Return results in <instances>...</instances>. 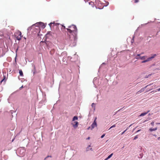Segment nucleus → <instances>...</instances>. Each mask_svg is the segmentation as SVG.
Listing matches in <instances>:
<instances>
[{
  "mask_svg": "<svg viewBox=\"0 0 160 160\" xmlns=\"http://www.w3.org/2000/svg\"><path fill=\"white\" fill-rule=\"evenodd\" d=\"M68 28H66L68 32V33L71 34L73 36V42H71L70 45L71 47H74L76 44L77 40V36L78 33V29L76 26L73 24L68 26Z\"/></svg>",
  "mask_w": 160,
  "mask_h": 160,
  "instance_id": "1",
  "label": "nucleus"
},
{
  "mask_svg": "<svg viewBox=\"0 0 160 160\" xmlns=\"http://www.w3.org/2000/svg\"><path fill=\"white\" fill-rule=\"evenodd\" d=\"M25 149L24 148H20L18 149L16 152V153L19 154V156L20 157H22L24 156L25 154Z\"/></svg>",
  "mask_w": 160,
  "mask_h": 160,
  "instance_id": "2",
  "label": "nucleus"
},
{
  "mask_svg": "<svg viewBox=\"0 0 160 160\" xmlns=\"http://www.w3.org/2000/svg\"><path fill=\"white\" fill-rule=\"evenodd\" d=\"M39 25V26L40 27H41V28L43 29L46 26V25L45 24L43 23L40 22H37L36 23L33 24L32 26V27H33L34 25Z\"/></svg>",
  "mask_w": 160,
  "mask_h": 160,
  "instance_id": "3",
  "label": "nucleus"
},
{
  "mask_svg": "<svg viewBox=\"0 0 160 160\" xmlns=\"http://www.w3.org/2000/svg\"><path fill=\"white\" fill-rule=\"evenodd\" d=\"M97 118L96 117L95 118L94 121L93 123L91 125V130H92L95 127H97Z\"/></svg>",
  "mask_w": 160,
  "mask_h": 160,
  "instance_id": "4",
  "label": "nucleus"
},
{
  "mask_svg": "<svg viewBox=\"0 0 160 160\" xmlns=\"http://www.w3.org/2000/svg\"><path fill=\"white\" fill-rule=\"evenodd\" d=\"M52 44L50 42L46 41L45 42V46L47 47L48 50H49V48H51Z\"/></svg>",
  "mask_w": 160,
  "mask_h": 160,
  "instance_id": "5",
  "label": "nucleus"
},
{
  "mask_svg": "<svg viewBox=\"0 0 160 160\" xmlns=\"http://www.w3.org/2000/svg\"><path fill=\"white\" fill-rule=\"evenodd\" d=\"M156 56L157 54H152L151 56V57L148 58V61L151 60L152 59L154 58Z\"/></svg>",
  "mask_w": 160,
  "mask_h": 160,
  "instance_id": "6",
  "label": "nucleus"
},
{
  "mask_svg": "<svg viewBox=\"0 0 160 160\" xmlns=\"http://www.w3.org/2000/svg\"><path fill=\"white\" fill-rule=\"evenodd\" d=\"M34 26H35V29H36V31H35L36 32H40V26H39V25H34Z\"/></svg>",
  "mask_w": 160,
  "mask_h": 160,
  "instance_id": "7",
  "label": "nucleus"
},
{
  "mask_svg": "<svg viewBox=\"0 0 160 160\" xmlns=\"http://www.w3.org/2000/svg\"><path fill=\"white\" fill-rule=\"evenodd\" d=\"M32 66L33 68V69L32 70V72H33V74L34 75L36 72L35 66L34 64H32Z\"/></svg>",
  "mask_w": 160,
  "mask_h": 160,
  "instance_id": "8",
  "label": "nucleus"
},
{
  "mask_svg": "<svg viewBox=\"0 0 160 160\" xmlns=\"http://www.w3.org/2000/svg\"><path fill=\"white\" fill-rule=\"evenodd\" d=\"M146 57V56H145L142 57H139V58H135L137 59H140L141 60H145Z\"/></svg>",
  "mask_w": 160,
  "mask_h": 160,
  "instance_id": "9",
  "label": "nucleus"
},
{
  "mask_svg": "<svg viewBox=\"0 0 160 160\" xmlns=\"http://www.w3.org/2000/svg\"><path fill=\"white\" fill-rule=\"evenodd\" d=\"M74 123H75V124H73V126L74 128H76L78 127V122L77 121H75L74 122Z\"/></svg>",
  "mask_w": 160,
  "mask_h": 160,
  "instance_id": "10",
  "label": "nucleus"
},
{
  "mask_svg": "<svg viewBox=\"0 0 160 160\" xmlns=\"http://www.w3.org/2000/svg\"><path fill=\"white\" fill-rule=\"evenodd\" d=\"M151 84H149V85H147V86H146L144 88H142L141 89V90H139V91H138V92H142L143 91L144 89L148 86H150V85H151Z\"/></svg>",
  "mask_w": 160,
  "mask_h": 160,
  "instance_id": "11",
  "label": "nucleus"
},
{
  "mask_svg": "<svg viewBox=\"0 0 160 160\" xmlns=\"http://www.w3.org/2000/svg\"><path fill=\"white\" fill-rule=\"evenodd\" d=\"M150 112V110H148L147 112H145L142 113L140 115V116H143L146 115L148 112Z\"/></svg>",
  "mask_w": 160,
  "mask_h": 160,
  "instance_id": "12",
  "label": "nucleus"
},
{
  "mask_svg": "<svg viewBox=\"0 0 160 160\" xmlns=\"http://www.w3.org/2000/svg\"><path fill=\"white\" fill-rule=\"evenodd\" d=\"M19 73L21 76L23 77V73L22 70L20 69L19 70Z\"/></svg>",
  "mask_w": 160,
  "mask_h": 160,
  "instance_id": "13",
  "label": "nucleus"
},
{
  "mask_svg": "<svg viewBox=\"0 0 160 160\" xmlns=\"http://www.w3.org/2000/svg\"><path fill=\"white\" fill-rule=\"evenodd\" d=\"M78 119V117L77 116H74L72 118V121H74Z\"/></svg>",
  "mask_w": 160,
  "mask_h": 160,
  "instance_id": "14",
  "label": "nucleus"
},
{
  "mask_svg": "<svg viewBox=\"0 0 160 160\" xmlns=\"http://www.w3.org/2000/svg\"><path fill=\"white\" fill-rule=\"evenodd\" d=\"M157 128H150L149 129V130L150 132H152V131H155L157 130Z\"/></svg>",
  "mask_w": 160,
  "mask_h": 160,
  "instance_id": "15",
  "label": "nucleus"
},
{
  "mask_svg": "<svg viewBox=\"0 0 160 160\" xmlns=\"http://www.w3.org/2000/svg\"><path fill=\"white\" fill-rule=\"evenodd\" d=\"M143 157V154H142V152L141 153H140L139 154V156H138V157L139 158H142Z\"/></svg>",
  "mask_w": 160,
  "mask_h": 160,
  "instance_id": "16",
  "label": "nucleus"
},
{
  "mask_svg": "<svg viewBox=\"0 0 160 160\" xmlns=\"http://www.w3.org/2000/svg\"><path fill=\"white\" fill-rule=\"evenodd\" d=\"M92 108H93L94 110H95V104L94 103H93L92 104Z\"/></svg>",
  "mask_w": 160,
  "mask_h": 160,
  "instance_id": "17",
  "label": "nucleus"
},
{
  "mask_svg": "<svg viewBox=\"0 0 160 160\" xmlns=\"http://www.w3.org/2000/svg\"><path fill=\"white\" fill-rule=\"evenodd\" d=\"M21 37H22V36H18V37H17V40L18 41H20L21 39Z\"/></svg>",
  "mask_w": 160,
  "mask_h": 160,
  "instance_id": "18",
  "label": "nucleus"
},
{
  "mask_svg": "<svg viewBox=\"0 0 160 160\" xmlns=\"http://www.w3.org/2000/svg\"><path fill=\"white\" fill-rule=\"evenodd\" d=\"M148 61H149L148 60V59L147 58L146 60H144L142 61L141 63H145V62H148Z\"/></svg>",
  "mask_w": 160,
  "mask_h": 160,
  "instance_id": "19",
  "label": "nucleus"
},
{
  "mask_svg": "<svg viewBox=\"0 0 160 160\" xmlns=\"http://www.w3.org/2000/svg\"><path fill=\"white\" fill-rule=\"evenodd\" d=\"M113 154V153H112L110 155H109L108 157V158L109 159V158H110L112 157V156Z\"/></svg>",
  "mask_w": 160,
  "mask_h": 160,
  "instance_id": "20",
  "label": "nucleus"
},
{
  "mask_svg": "<svg viewBox=\"0 0 160 160\" xmlns=\"http://www.w3.org/2000/svg\"><path fill=\"white\" fill-rule=\"evenodd\" d=\"M52 33V32L51 31H48L47 32V34L46 35V36H47L48 35H51V34Z\"/></svg>",
  "mask_w": 160,
  "mask_h": 160,
  "instance_id": "21",
  "label": "nucleus"
},
{
  "mask_svg": "<svg viewBox=\"0 0 160 160\" xmlns=\"http://www.w3.org/2000/svg\"><path fill=\"white\" fill-rule=\"evenodd\" d=\"M91 147V146L90 145H89L88 148L86 149V151L87 152L88 151H89V148Z\"/></svg>",
  "mask_w": 160,
  "mask_h": 160,
  "instance_id": "22",
  "label": "nucleus"
},
{
  "mask_svg": "<svg viewBox=\"0 0 160 160\" xmlns=\"http://www.w3.org/2000/svg\"><path fill=\"white\" fill-rule=\"evenodd\" d=\"M115 127H116L115 124H114V125H113L111 127H110V128L109 129V130H110V129H111L112 128Z\"/></svg>",
  "mask_w": 160,
  "mask_h": 160,
  "instance_id": "23",
  "label": "nucleus"
},
{
  "mask_svg": "<svg viewBox=\"0 0 160 160\" xmlns=\"http://www.w3.org/2000/svg\"><path fill=\"white\" fill-rule=\"evenodd\" d=\"M3 77H4V78H3V79H2L1 80V82H0L1 83H2V82H3V81H4V80H5V78H6L5 76H3Z\"/></svg>",
  "mask_w": 160,
  "mask_h": 160,
  "instance_id": "24",
  "label": "nucleus"
},
{
  "mask_svg": "<svg viewBox=\"0 0 160 160\" xmlns=\"http://www.w3.org/2000/svg\"><path fill=\"white\" fill-rule=\"evenodd\" d=\"M128 129V128H127L125 130H124L123 132L122 133H121V135H122L123 134H124L125 132H126V131Z\"/></svg>",
  "mask_w": 160,
  "mask_h": 160,
  "instance_id": "25",
  "label": "nucleus"
},
{
  "mask_svg": "<svg viewBox=\"0 0 160 160\" xmlns=\"http://www.w3.org/2000/svg\"><path fill=\"white\" fill-rule=\"evenodd\" d=\"M123 108H121V109H119V110H118V111H117V112H115V114H116V113H118V112H119V111H121L122 109Z\"/></svg>",
  "mask_w": 160,
  "mask_h": 160,
  "instance_id": "26",
  "label": "nucleus"
},
{
  "mask_svg": "<svg viewBox=\"0 0 160 160\" xmlns=\"http://www.w3.org/2000/svg\"><path fill=\"white\" fill-rule=\"evenodd\" d=\"M138 138V135H137L134 137V138L133 139V140H135L136 139H137Z\"/></svg>",
  "mask_w": 160,
  "mask_h": 160,
  "instance_id": "27",
  "label": "nucleus"
},
{
  "mask_svg": "<svg viewBox=\"0 0 160 160\" xmlns=\"http://www.w3.org/2000/svg\"><path fill=\"white\" fill-rule=\"evenodd\" d=\"M53 25L54 26H58V25H59L60 24L59 23H54V22H53Z\"/></svg>",
  "mask_w": 160,
  "mask_h": 160,
  "instance_id": "28",
  "label": "nucleus"
},
{
  "mask_svg": "<svg viewBox=\"0 0 160 160\" xmlns=\"http://www.w3.org/2000/svg\"><path fill=\"white\" fill-rule=\"evenodd\" d=\"M66 54V52H64L62 53V56L65 55Z\"/></svg>",
  "mask_w": 160,
  "mask_h": 160,
  "instance_id": "29",
  "label": "nucleus"
},
{
  "mask_svg": "<svg viewBox=\"0 0 160 160\" xmlns=\"http://www.w3.org/2000/svg\"><path fill=\"white\" fill-rule=\"evenodd\" d=\"M108 4H109V2H106V5H104V6L106 7V6H108Z\"/></svg>",
  "mask_w": 160,
  "mask_h": 160,
  "instance_id": "30",
  "label": "nucleus"
},
{
  "mask_svg": "<svg viewBox=\"0 0 160 160\" xmlns=\"http://www.w3.org/2000/svg\"><path fill=\"white\" fill-rule=\"evenodd\" d=\"M53 22H50L49 24V25L50 26V28H51V25L52 24H53Z\"/></svg>",
  "mask_w": 160,
  "mask_h": 160,
  "instance_id": "31",
  "label": "nucleus"
},
{
  "mask_svg": "<svg viewBox=\"0 0 160 160\" xmlns=\"http://www.w3.org/2000/svg\"><path fill=\"white\" fill-rule=\"evenodd\" d=\"M22 33L21 32H19V34H18L19 36H21Z\"/></svg>",
  "mask_w": 160,
  "mask_h": 160,
  "instance_id": "32",
  "label": "nucleus"
},
{
  "mask_svg": "<svg viewBox=\"0 0 160 160\" xmlns=\"http://www.w3.org/2000/svg\"><path fill=\"white\" fill-rule=\"evenodd\" d=\"M105 135V134H102V135L101 136V138H103L104 137Z\"/></svg>",
  "mask_w": 160,
  "mask_h": 160,
  "instance_id": "33",
  "label": "nucleus"
},
{
  "mask_svg": "<svg viewBox=\"0 0 160 160\" xmlns=\"http://www.w3.org/2000/svg\"><path fill=\"white\" fill-rule=\"evenodd\" d=\"M66 60V58H64V57H63V58L62 61H64Z\"/></svg>",
  "mask_w": 160,
  "mask_h": 160,
  "instance_id": "34",
  "label": "nucleus"
},
{
  "mask_svg": "<svg viewBox=\"0 0 160 160\" xmlns=\"http://www.w3.org/2000/svg\"><path fill=\"white\" fill-rule=\"evenodd\" d=\"M46 39H45V40L44 41H41L40 42V43L42 42V43H44L45 44V42H45V41H46Z\"/></svg>",
  "mask_w": 160,
  "mask_h": 160,
  "instance_id": "35",
  "label": "nucleus"
},
{
  "mask_svg": "<svg viewBox=\"0 0 160 160\" xmlns=\"http://www.w3.org/2000/svg\"><path fill=\"white\" fill-rule=\"evenodd\" d=\"M151 124L153 126L154 125V122H152L151 123Z\"/></svg>",
  "mask_w": 160,
  "mask_h": 160,
  "instance_id": "36",
  "label": "nucleus"
},
{
  "mask_svg": "<svg viewBox=\"0 0 160 160\" xmlns=\"http://www.w3.org/2000/svg\"><path fill=\"white\" fill-rule=\"evenodd\" d=\"M10 113H11L12 114L13 112H15V111H10Z\"/></svg>",
  "mask_w": 160,
  "mask_h": 160,
  "instance_id": "37",
  "label": "nucleus"
},
{
  "mask_svg": "<svg viewBox=\"0 0 160 160\" xmlns=\"http://www.w3.org/2000/svg\"><path fill=\"white\" fill-rule=\"evenodd\" d=\"M51 157V156H47V157H46L45 158L44 160H45V159H46V158H48V157Z\"/></svg>",
  "mask_w": 160,
  "mask_h": 160,
  "instance_id": "38",
  "label": "nucleus"
},
{
  "mask_svg": "<svg viewBox=\"0 0 160 160\" xmlns=\"http://www.w3.org/2000/svg\"><path fill=\"white\" fill-rule=\"evenodd\" d=\"M139 2V0H134V2H135V3H137V2Z\"/></svg>",
  "mask_w": 160,
  "mask_h": 160,
  "instance_id": "39",
  "label": "nucleus"
},
{
  "mask_svg": "<svg viewBox=\"0 0 160 160\" xmlns=\"http://www.w3.org/2000/svg\"><path fill=\"white\" fill-rule=\"evenodd\" d=\"M23 88V86L22 85L21 87H20L19 88V90H21L22 88Z\"/></svg>",
  "mask_w": 160,
  "mask_h": 160,
  "instance_id": "40",
  "label": "nucleus"
},
{
  "mask_svg": "<svg viewBox=\"0 0 160 160\" xmlns=\"http://www.w3.org/2000/svg\"><path fill=\"white\" fill-rule=\"evenodd\" d=\"M141 130V129H139V130H137L135 132V133H137L139 132H140V131Z\"/></svg>",
  "mask_w": 160,
  "mask_h": 160,
  "instance_id": "41",
  "label": "nucleus"
},
{
  "mask_svg": "<svg viewBox=\"0 0 160 160\" xmlns=\"http://www.w3.org/2000/svg\"><path fill=\"white\" fill-rule=\"evenodd\" d=\"M31 27H29L28 28L27 30H31Z\"/></svg>",
  "mask_w": 160,
  "mask_h": 160,
  "instance_id": "42",
  "label": "nucleus"
},
{
  "mask_svg": "<svg viewBox=\"0 0 160 160\" xmlns=\"http://www.w3.org/2000/svg\"><path fill=\"white\" fill-rule=\"evenodd\" d=\"M151 74H149L147 76H146V78H148V77H149V76H151Z\"/></svg>",
  "mask_w": 160,
  "mask_h": 160,
  "instance_id": "43",
  "label": "nucleus"
},
{
  "mask_svg": "<svg viewBox=\"0 0 160 160\" xmlns=\"http://www.w3.org/2000/svg\"><path fill=\"white\" fill-rule=\"evenodd\" d=\"M62 28H63L64 29H66V28H65V26H64V25H62Z\"/></svg>",
  "mask_w": 160,
  "mask_h": 160,
  "instance_id": "44",
  "label": "nucleus"
},
{
  "mask_svg": "<svg viewBox=\"0 0 160 160\" xmlns=\"http://www.w3.org/2000/svg\"><path fill=\"white\" fill-rule=\"evenodd\" d=\"M96 80V78H95L93 80V82L94 83V82Z\"/></svg>",
  "mask_w": 160,
  "mask_h": 160,
  "instance_id": "45",
  "label": "nucleus"
},
{
  "mask_svg": "<svg viewBox=\"0 0 160 160\" xmlns=\"http://www.w3.org/2000/svg\"><path fill=\"white\" fill-rule=\"evenodd\" d=\"M141 55V54H138L137 55V56H138V57H140V56Z\"/></svg>",
  "mask_w": 160,
  "mask_h": 160,
  "instance_id": "46",
  "label": "nucleus"
},
{
  "mask_svg": "<svg viewBox=\"0 0 160 160\" xmlns=\"http://www.w3.org/2000/svg\"><path fill=\"white\" fill-rule=\"evenodd\" d=\"M91 126L90 127H88V128H87V129L88 130V129H91Z\"/></svg>",
  "mask_w": 160,
  "mask_h": 160,
  "instance_id": "47",
  "label": "nucleus"
},
{
  "mask_svg": "<svg viewBox=\"0 0 160 160\" xmlns=\"http://www.w3.org/2000/svg\"><path fill=\"white\" fill-rule=\"evenodd\" d=\"M138 28H139V27H138V28H137V29L136 30V31H135V33H136L137 32V31H138Z\"/></svg>",
  "mask_w": 160,
  "mask_h": 160,
  "instance_id": "48",
  "label": "nucleus"
},
{
  "mask_svg": "<svg viewBox=\"0 0 160 160\" xmlns=\"http://www.w3.org/2000/svg\"><path fill=\"white\" fill-rule=\"evenodd\" d=\"M134 36H133V37L132 38V41H131V42H132V41H134Z\"/></svg>",
  "mask_w": 160,
  "mask_h": 160,
  "instance_id": "49",
  "label": "nucleus"
},
{
  "mask_svg": "<svg viewBox=\"0 0 160 160\" xmlns=\"http://www.w3.org/2000/svg\"><path fill=\"white\" fill-rule=\"evenodd\" d=\"M89 149L92 151L93 150V149L92 148H89Z\"/></svg>",
  "mask_w": 160,
  "mask_h": 160,
  "instance_id": "50",
  "label": "nucleus"
},
{
  "mask_svg": "<svg viewBox=\"0 0 160 160\" xmlns=\"http://www.w3.org/2000/svg\"><path fill=\"white\" fill-rule=\"evenodd\" d=\"M90 137H88L87 138V140H89V139H90Z\"/></svg>",
  "mask_w": 160,
  "mask_h": 160,
  "instance_id": "51",
  "label": "nucleus"
},
{
  "mask_svg": "<svg viewBox=\"0 0 160 160\" xmlns=\"http://www.w3.org/2000/svg\"><path fill=\"white\" fill-rule=\"evenodd\" d=\"M157 90H158V91H160V88H159Z\"/></svg>",
  "mask_w": 160,
  "mask_h": 160,
  "instance_id": "52",
  "label": "nucleus"
},
{
  "mask_svg": "<svg viewBox=\"0 0 160 160\" xmlns=\"http://www.w3.org/2000/svg\"><path fill=\"white\" fill-rule=\"evenodd\" d=\"M108 159L107 157L105 159V160H108Z\"/></svg>",
  "mask_w": 160,
  "mask_h": 160,
  "instance_id": "53",
  "label": "nucleus"
},
{
  "mask_svg": "<svg viewBox=\"0 0 160 160\" xmlns=\"http://www.w3.org/2000/svg\"><path fill=\"white\" fill-rule=\"evenodd\" d=\"M16 57H17V55L16 56V57L15 58V60L16 62Z\"/></svg>",
  "mask_w": 160,
  "mask_h": 160,
  "instance_id": "54",
  "label": "nucleus"
},
{
  "mask_svg": "<svg viewBox=\"0 0 160 160\" xmlns=\"http://www.w3.org/2000/svg\"><path fill=\"white\" fill-rule=\"evenodd\" d=\"M160 139V137H158V140H159V139Z\"/></svg>",
  "mask_w": 160,
  "mask_h": 160,
  "instance_id": "55",
  "label": "nucleus"
},
{
  "mask_svg": "<svg viewBox=\"0 0 160 160\" xmlns=\"http://www.w3.org/2000/svg\"><path fill=\"white\" fill-rule=\"evenodd\" d=\"M153 136H154L155 137H157V135H156L154 134V135H153Z\"/></svg>",
  "mask_w": 160,
  "mask_h": 160,
  "instance_id": "56",
  "label": "nucleus"
},
{
  "mask_svg": "<svg viewBox=\"0 0 160 160\" xmlns=\"http://www.w3.org/2000/svg\"><path fill=\"white\" fill-rule=\"evenodd\" d=\"M140 149L141 150V149H142V148L141 147H140Z\"/></svg>",
  "mask_w": 160,
  "mask_h": 160,
  "instance_id": "57",
  "label": "nucleus"
},
{
  "mask_svg": "<svg viewBox=\"0 0 160 160\" xmlns=\"http://www.w3.org/2000/svg\"><path fill=\"white\" fill-rule=\"evenodd\" d=\"M156 124H160V122L156 123Z\"/></svg>",
  "mask_w": 160,
  "mask_h": 160,
  "instance_id": "58",
  "label": "nucleus"
},
{
  "mask_svg": "<svg viewBox=\"0 0 160 160\" xmlns=\"http://www.w3.org/2000/svg\"><path fill=\"white\" fill-rule=\"evenodd\" d=\"M132 124H131L129 126V127H131V126L132 125Z\"/></svg>",
  "mask_w": 160,
  "mask_h": 160,
  "instance_id": "59",
  "label": "nucleus"
},
{
  "mask_svg": "<svg viewBox=\"0 0 160 160\" xmlns=\"http://www.w3.org/2000/svg\"><path fill=\"white\" fill-rule=\"evenodd\" d=\"M151 90V89H149V90H147V92H148V91H150Z\"/></svg>",
  "mask_w": 160,
  "mask_h": 160,
  "instance_id": "60",
  "label": "nucleus"
},
{
  "mask_svg": "<svg viewBox=\"0 0 160 160\" xmlns=\"http://www.w3.org/2000/svg\"><path fill=\"white\" fill-rule=\"evenodd\" d=\"M70 29H72H72H73V28H71Z\"/></svg>",
  "mask_w": 160,
  "mask_h": 160,
  "instance_id": "61",
  "label": "nucleus"
},
{
  "mask_svg": "<svg viewBox=\"0 0 160 160\" xmlns=\"http://www.w3.org/2000/svg\"><path fill=\"white\" fill-rule=\"evenodd\" d=\"M139 57H138V56H136V57H135V58H139Z\"/></svg>",
  "mask_w": 160,
  "mask_h": 160,
  "instance_id": "62",
  "label": "nucleus"
},
{
  "mask_svg": "<svg viewBox=\"0 0 160 160\" xmlns=\"http://www.w3.org/2000/svg\"><path fill=\"white\" fill-rule=\"evenodd\" d=\"M24 39H25V40H26V38L24 37Z\"/></svg>",
  "mask_w": 160,
  "mask_h": 160,
  "instance_id": "63",
  "label": "nucleus"
},
{
  "mask_svg": "<svg viewBox=\"0 0 160 160\" xmlns=\"http://www.w3.org/2000/svg\"><path fill=\"white\" fill-rule=\"evenodd\" d=\"M151 115V114H150V113H149V114H148V115Z\"/></svg>",
  "mask_w": 160,
  "mask_h": 160,
  "instance_id": "64",
  "label": "nucleus"
}]
</instances>
